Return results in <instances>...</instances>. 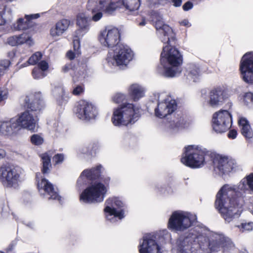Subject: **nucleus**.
<instances>
[{
    "mask_svg": "<svg viewBox=\"0 0 253 253\" xmlns=\"http://www.w3.org/2000/svg\"><path fill=\"white\" fill-rule=\"evenodd\" d=\"M236 186L224 185L216 195L215 208L225 220L229 222L236 216L238 217L245 203L242 193Z\"/></svg>",
    "mask_w": 253,
    "mask_h": 253,
    "instance_id": "1",
    "label": "nucleus"
},
{
    "mask_svg": "<svg viewBox=\"0 0 253 253\" xmlns=\"http://www.w3.org/2000/svg\"><path fill=\"white\" fill-rule=\"evenodd\" d=\"M42 100L40 92H36L31 98L26 96L25 99V106L27 108V110L21 113L15 122V124H17V128L20 126L33 132L35 131L36 121L33 115L29 112L40 111L42 108Z\"/></svg>",
    "mask_w": 253,
    "mask_h": 253,
    "instance_id": "2",
    "label": "nucleus"
},
{
    "mask_svg": "<svg viewBox=\"0 0 253 253\" xmlns=\"http://www.w3.org/2000/svg\"><path fill=\"white\" fill-rule=\"evenodd\" d=\"M212 153L202 146L188 145L185 147L184 156L181 157L180 161L190 168H199L205 164L207 157L211 159Z\"/></svg>",
    "mask_w": 253,
    "mask_h": 253,
    "instance_id": "3",
    "label": "nucleus"
},
{
    "mask_svg": "<svg viewBox=\"0 0 253 253\" xmlns=\"http://www.w3.org/2000/svg\"><path fill=\"white\" fill-rule=\"evenodd\" d=\"M121 7V0L112 1L111 0H88L86 8L92 15L90 20L98 21L103 16V11L108 14H112L117 9Z\"/></svg>",
    "mask_w": 253,
    "mask_h": 253,
    "instance_id": "4",
    "label": "nucleus"
},
{
    "mask_svg": "<svg viewBox=\"0 0 253 253\" xmlns=\"http://www.w3.org/2000/svg\"><path fill=\"white\" fill-rule=\"evenodd\" d=\"M136 118L134 105L126 103L114 109L111 121L115 126H126L134 124L136 121Z\"/></svg>",
    "mask_w": 253,
    "mask_h": 253,
    "instance_id": "5",
    "label": "nucleus"
},
{
    "mask_svg": "<svg viewBox=\"0 0 253 253\" xmlns=\"http://www.w3.org/2000/svg\"><path fill=\"white\" fill-rule=\"evenodd\" d=\"M106 192V188L103 184L94 183L82 192L80 200L85 203H100L104 200Z\"/></svg>",
    "mask_w": 253,
    "mask_h": 253,
    "instance_id": "6",
    "label": "nucleus"
},
{
    "mask_svg": "<svg viewBox=\"0 0 253 253\" xmlns=\"http://www.w3.org/2000/svg\"><path fill=\"white\" fill-rule=\"evenodd\" d=\"M176 38L174 44L166 42L168 44L163 48L161 54L160 62L163 65L166 62L172 66H181L183 63V56L175 48Z\"/></svg>",
    "mask_w": 253,
    "mask_h": 253,
    "instance_id": "7",
    "label": "nucleus"
},
{
    "mask_svg": "<svg viewBox=\"0 0 253 253\" xmlns=\"http://www.w3.org/2000/svg\"><path fill=\"white\" fill-rule=\"evenodd\" d=\"M192 225L190 218L182 212L175 211L170 215L168 223V228L175 232H183Z\"/></svg>",
    "mask_w": 253,
    "mask_h": 253,
    "instance_id": "8",
    "label": "nucleus"
},
{
    "mask_svg": "<svg viewBox=\"0 0 253 253\" xmlns=\"http://www.w3.org/2000/svg\"><path fill=\"white\" fill-rule=\"evenodd\" d=\"M20 174L13 166L4 164L0 167V182L6 188H12L18 185Z\"/></svg>",
    "mask_w": 253,
    "mask_h": 253,
    "instance_id": "9",
    "label": "nucleus"
},
{
    "mask_svg": "<svg viewBox=\"0 0 253 253\" xmlns=\"http://www.w3.org/2000/svg\"><path fill=\"white\" fill-rule=\"evenodd\" d=\"M212 121L213 129L217 133H223L231 127L232 115L229 111L221 110L213 114Z\"/></svg>",
    "mask_w": 253,
    "mask_h": 253,
    "instance_id": "10",
    "label": "nucleus"
},
{
    "mask_svg": "<svg viewBox=\"0 0 253 253\" xmlns=\"http://www.w3.org/2000/svg\"><path fill=\"white\" fill-rule=\"evenodd\" d=\"M239 71L242 80L246 84H253V53L247 52L242 57Z\"/></svg>",
    "mask_w": 253,
    "mask_h": 253,
    "instance_id": "11",
    "label": "nucleus"
},
{
    "mask_svg": "<svg viewBox=\"0 0 253 253\" xmlns=\"http://www.w3.org/2000/svg\"><path fill=\"white\" fill-rule=\"evenodd\" d=\"M121 33L118 28L110 29L105 28L101 31L98 36V40L102 45L108 48H116L120 45Z\"/></svg>",
    "mask_w": 253,
    "mask_h": 253,
    "instance_id": "12",
    "label": "nucleus"
},
{
    "mask_svg": "<svg viewBox=\"0 0 253 253\" xmlns=\"http://www.w3.org/2000/svg\"><path fill=\"white\" fill-rule=\"evenodd\" d=\"M74 112L78 118L86 121L94 119L97 115L96 107L84 100H81L77 103Z\"/></svg>",
    "mask_w": 253,
    "mask_h": 253,
    "instance_id": "13",
    "label": "nucleus"
},
{
    "mask_svg": "<svg viewBox=\"0 0 253 253\" xmlns=\"http://www.w3.org/2000/svg\"><path fill=\"white\" fill-rule=\"evenodd\" d=\"M211 160L212 161L214 170L221 174L228 173L235 167L236 164L233 160L213 152Z\"/></svg>",
    "mask_w": 253,
    "mask_h": 253,
    "instance_id": "14",
    "label": "nucleus"
},
{
    "mask_svg": "<svg viewBox=\"0 0 253 253\" xmlns=\"http://www.w3.org/2000/svg\"><path fill=\"white\" fill-rule=\"evenodd\" d=\"M106 206L104 209L106 217L108 215H113L115 217L122 220L125 217V211L123 208L124 207L123 202L119 198H110L105 202Z\"/></svg>",
    "mask_w": 253,
    "mask_h": 253,
    "instance_id": "15",
    "label": "nucleus"
},
{
    "mask_svg": "<svg viewBox=\"0 0 253 253\" xmlns=\"http://www.w3.org/2000/svg\"><path fill=\"white\" fill-rule=\"evenodd\" d=\"M155 27L157 30L161 31V40L163 43L171 42L174 44L175 41V34L172 28L165 24L161 18H159L155 22Z\"/></svg>",
    "mask_w": 253,
    "mask_h": 253,
    "instance_id": "16",
    "label": "nucleus"
},
{
    "mask_svg": "<svg viewBox=\"0 0 253 253\" xmlns=\"http://www.w3.org/2000/svg\"><path fill=\"white\" fill-rule=\"evenodd\" d=\"M131 50L122 44L118 45L114 49V59L118 65H126L132 59Z\"/></svg>",
    "mask_w": 253,
    "mask_h": 253,
    "instance_id": "17",
    "label": "nucleus"
},
{
    "mask_svg": "<svg viewBox=\"0 0 253 253\" xmlns=\"http://www.w3.org/2000/svg\"><path fill=\"white\" fill-rule=\"evenodd\" d=\"M209 104L212 107H217L222 104L227 98L226 92L220 86L213 87L209 92Z\"/></svg>",
    "mask_w": 253,
    "mask_h": 253,
    "instance_id": "18",
    "label": "nucleus"
},
{
    "mask_svg": "<svg viewBox=\"0 0 253 253\" xmlns=\"http://www.w3.org/2000/svg\"><path fill=\"white\" fill-rule=\"evenodd\" d=\"M177 103L174 100L159 102L155 109L157 117L163 118L174 112L177 109Z\"/></svg>",
    "mask_w": 253,
    "mask_h": 253,
    "instance_id": "19",
    "label": "nucleus"
},
{
    "mask_svg": "<svg viewBox=\"0 0 253 253\" xmlns=\"http://www.w3.org/2000/svg\"><path fill=\"white\" fill-rule=\"evenodd\" d=\"M39 13L25 15L24 18H20L17 19L16 22L13 25L14 29L17 31H25L34 26L33 19L40 17Z\"/></svg>",
    "mask_w": 253,
    "mask_h": 253,
    "instance_id": "20",
    "label": "nucleus"
},
{
    "mask_svg": "<svg viewBox=\"0 0 253 253\" xmlns=\"http://www.w3.org/2000/svg\"><path fill=\"white\" fill-rule=\"evenodd\" d=\"M37 188L39 190H43L45 193L50 195V199L61 200V197L55 191L53 184L46 178H43L40 181H38Z\"/></svg>",
    "mask_w": 253,
    "mask_h": 253,
    "instance_id": "21",
    "label": "nucleus"
},
{
    "mask_svg": "<svg viewBox=\"0 0 253 253\" xmlns=\"http://www.w3.org/2000/svg\"><path fill=\"white\" fill-rule=\"evenodd\" d=\"M71 21L69 19H62L58 21L55 26L52 27L50 31L52 37H58L62 35L69 28Z\"/></svg>",
    "mask_w": 253,
    "mask_h": 253,
    "instance_id": "22",
    "label": "nucleus"
},
{
    "mask_svg": "<svg viewBox=\"0 0 253 253\" xmlns=\"http://www.w3.org/2000/svg\"><path fill=\"white\" fill-rule=\"evenodd\" d=\"M52 93L57 104L59 106L64 105L68 102L69 97L63 87L57 86L54 87Z\"/></svg>",
    "mask_w": 253,
    "mask_h": 253,
    "instance_id": "23",
    "label": "nucleus"
},
{
    "mask_svg": "<svg viewBox=\"0 0 253 253\" xmlns=\"http://www.w3.org/2000/svg\"><path fill=\"white\" fill-rule=\"evenodd\" d=\"M155 249L158 252L160 248L156 241L151 238H144L139 246V253H150Z\"/></svg>",
    "mask_w": 253,
    "mask_h": 253,
    "instance_id": "24",
    "label": "nucleus"
},
{
    "mask_svg": "<svg viewBox=\"0 0 253 253\" xmlns=\"http://www.w3.org/2000/svg\"><path fill=\"white\" fill-rule=\"evenodd\" d=\"M50 151H47L40 155L41 161V172L43 175H46L50 173L52 168L51 163Z\"/></svg>",
    "mask_w": 253,
    "mask_h": 253,
    "instance_id": "25",
    "label": "nucleus"
},
{
    "mask_svg": "<svg viewBox=\"0 0 253 253\" xmlns=\"http://www.w3.org/2000/svg\"><path fill=\"white\" fill-rule=\"evenodd\" d=\"M238 124L240 128L242 134L246 139L253 137V133L251 129L249 122L246 118L241 117L238 120Z\"/></svg>",
    "mask_w": 253,
    "mask_h": 253,
    "instance_id": "26",
    "label": "nucleus"
},
{
    "mask_svg": "<svg viewBox=\"0 0 253 253\" xmlns=\"http://www.w3.org/2000/svg\"><path fill=\"white\" fill-rule=\"evenodd\" d=\"M101 166L99 165L89 169H84L82 172L81 176H84L86 179L91 181L98 180L101 176Z\"/></svg>",
    "mask_w": 253,
    "mask_h": 253,
    "instance_id": "27",
    "label": "nucleus"
},
{
    "mask_svg": "<svg viewBox=\"0 0 253 253\" xmlns=\"http://www.w3.org/2000/svg\"><path fill=\"white\" fill-rule=\"evenodd\" d=\"M129 97L133 101H137L144 95V89L139 84H131L128 90Z\"/></svg>",
    "mask_w": 253,
    "mask_h": 253,
    "instance_id": "28",
    "label": "nucleus"
},
{
    "mask_svg": "<svg viewBox=\"0 0 253 253\" xmlns=\"http://www.w3.org/2000/svg\"><path fill=\"white\" fill-rule=\"evenodd\" d=\"M190 246L188 237L179 238L176 241L175 249L177 253H187Z\"/></svg>",
    "mask_w": 253,
    "mask_h": 253,
    "instance_id": "29",
    "label": "nucleus"
},
{
    "mask_svg": "<svg viewBox=\"0 0 253 253\" xmlns=\"http://www.w3.org/2000/svg\"><path fill=\"white\" fill-rule=\"evenodd\" d=\"M15 121L11 119L9 121H5L1 123L0 125V134L7 135L12 132L14 129L17 128Z\"/></svg>",
    "mask_w": 253,
    "mask_h": 253,
    "instance_id": "30",
    "label": "nucleus"
},
{
    "mask_svg": "<svg viewBox=\"0 0 253 253\" xmlns=\"http://www.w3.org/2000/svg\"><path fill=\"white\" fill-rule=\"evenodd\" d=\"M77 25L83 31L89 29V19L84 13H80L77 15Z\"/></svg>",
    "mask_w": 253,
    "mask_h": 253,
    "instance_id": "31",
    "label": "nucleus"
},
{
    "mask_svg": "<svg viewBox=\"0 0 253 253\" xmlns=\"http://www.w3.org/2000/svg\"><path fill=\"white\" fill-rule=\"evenodd\" d=\"M121 6L123 5L126 9L133 11L137 10L140 5V0H120Z\"/></svg>",
    "mask_w": 253,
    "mask_h": 253,
    "instance_id": "32",
    "label": "nucleus"
},
{
    "mask_svg": "<svg viewBox=\"0 0 253 253\" xmlns=\"http://www.w3.org/2000/svg\"><path fill=\"white\" fill-rule=\"evenodd\" d=\"M181 72L180 66L165 67L164 75L166 77L173 78L179 74Z\"/></svg>",
    "mask_w": 253,
    "mask_h": 253,
    "instance_id": "33",
    "label": "nucleus"
},
{
    "mask_svg": "<svg viewBox=\"0 0 253 253\" xmlns=\"http://www.w3.org/2000/svg\"><path fill=\"white\" fill-rule=\"evenodd\" d=\"M186 125V121L182 117H180L179 118L169 122L168 127L170 129H175L178 128H182L185 127Z\"/></svg>",
    "mask_w": 253,
    "mask_h": 253,
    "instance_id": "34",
    "label": "nucleus"
},
{
    "mask_svg": "<svg viewBox=\"0 0 253 253\" xmlns=\"http://www.w3.org/2000/svg\"><path fill=\"white\" fill-rule=\"evenodd\" d=\"M244 105L249 107L253 106V93L250 91L245 92L241 98Z\"/></svg>",
    "mask_w": 253,
    "mask_h": 253,
    "instance_id": "35",
    "label": "nucleus"
},
{
    "mask_svg": "<svg viewBox=\"0 0 253 253\" xmlns=\"http://www.w3.org/2000/svg\"><path fill=\"white\" fill-rule=\"evenodd\" d=\"M242 186L241 189H244L247 185L249 186V188L253 191V172L251 173L249 175H247L245 178L242 180Z\"/></svg>",
    "mask_w": 253,
    "mask_h": 253,
    "instance_id": "36",
    "label": "nucleus"
},
{
    "mask_svg": "<svg viewBox=\"0 0 253 253\" xmlns=\"http://www.w3.org/2000/svg\"><path fill=\"white\" fill-rule=\"evenodd\" d=\"M42 54L41 52H36L29 58L27 61L28 65H35L37 64L42 59Z\"/></svg>",
    "mask_w": 253,
    "mask_h": 253,
    "instance_id": "37",
    "label": "nucleus"
},
{
    "mask_svg": "<svg viewBox=\"0 0 253 253\" xmlns=\"http://www.w3.org/2000/svg\"><path fill=\"white\" fill-rule=\"evenodd\" d=\"M208 248L211 252H217L220 250L221 248L220 240L210 241L209 242Z\"/></svg>",
    "mask_w": 253,
    "mask_h": 253,
    "instance_id": "38",
    "label": "nucleus"
},
{
    "mask_svg": "<svg viewBox=\"0 0 253 253\" xmlns=\"http://www.w3.org/2000/svg\"><path fill=\"white\" fill-rule=\"evenodd\" d=\"M32 75L35 79H42L45 77L46 74L44 72L39 69L36 66L34 68L32 72Z\"/></svg>",
    "mask_w": 253,
    "mask_h": 253,
    "instance_id": "39",
    "label": "nucleus"
},
{
    "mask_svg": "<svg viewBox=\"0 0 253 253\" xmlns=\"http://www.w3.org/2000/svg\"><path fill=\"white\" fill-rule=\"evenodd\" d=\"M30 140L31 143L35 145H41L43 143V139L37 134L32 135Z\"/></svg>",
    "mask_w": 253,
    "mask_h": 253,
    "instance_id": "40",
    "label": "nucleus"
},
{
    "mask_svg": "<svg viewBox=\"0 0 253 253\" xmlns=\"http://www.w3.org/2000/svg\"><path fill=\"white\" fill-rule=\"evenodd\" d=\"M77 69V65L74 62L71 61L70 63L66 64L62 68V72L67 73L70 70L75 71Z\"/></svg>",
    "mask_w": 253,
    "mask_h": 253,
    "instance_id": "41",
    "label": "nucleus"
},
{
    "mask_svg": "<svg viewBox=\"0 0 253 253\" xmlns=\"http://www.w3.org/2000/svg\"><path fill=\"white\" fill-rule=\"evenodd\" d=\"M200 73V68L196 66L192 67L189 71V76L194 80V81H196V79L199 76Z\"/></svg>",
    "mask_w": 253,
    "mask_h": 253,
    "instance_id": "42",
    "label": "nucleus"
},
{
    "mask_svg": "<svg viewBox=\"0 0 253 253\" xmlns=\"http://www.w3.org/2000/svg\"><path fill=\"white\" fill-rule=\"evenodd\" d=\"M64 160V155L62 153L55 154L52 158L54 166L62 164Z\"/></svg>",
    "mask_w": 253,
    "mask_h": 253,
    "instance_id": "43",
    "label": "nucleus"
},
{
    "mask_svg": "<svg viewBox=\"0 0 253 253\" xmlns=\"http://www.w3.org/2000/svg\"><path fill=\"white\" fill-rule=\"evenodd\" d=\"M237 227L242 232L249 231L253 229V223H242L240 225H238Z\"/></svg>",
    "mask_w": 253,
    "mask_h": 253,
    "instance_id": "44",
    "label": "nucleus"
},
{
    "mask_svg": "<svg viewBox=\"0 0 253 253\" xmlns=\"http://www.w3.org/2000/svg\"><path fill=\"white\" fill-rule=\"evenodd\" d=\"M126 100V96L124 94L117 93L112 97L113 102L119 104L122 103Z\"/></svg>",
    "mask_w": 253,
    "mask_h": 253,
    "instance_id": "45",
    "label": "nucleus"
},
{
    "mask_svg": "<svg viewBox=\"0 0 253 253\" xmlns=\"http://www.w3.org/2000/svg\"><path fill=\"white\" fill-rule=\"evenodd\" d=\"M84 92V84H80L76 86L72 91V93L75 96H79L83 94Z\"/></svg>",
    "mask_w": 253,
    "mask_h": 253,
    "instance_id": "46",
    "label": "nucleus"
},
{
    "mask_svg": "<svg viewBox=\"0 0 253 253\" xmlns=\"http://www.w3.org/2000/svg\"><path fill=\"white\" fill-rule=\"evenodd\" d=\"M221 248L224 250H230L234 247V245L232 242L225 240H220Z\"/></svg>",
    "mask_w": 253,
    "mask_h": 253,
    "instance_id": "47",
    "label": "nucleus"
},
{
    "mask_svg": "<svg viewBox=\"0 0 253 253\" xmlns=\"http://www.w3.org/2000/svg\"><path fill=\"white\" fill-rule=\"evenodd\" d=\"M36 67L45 72L48 69L49 65L45 60H41L37 64V66Z\"/></svg>",
    "mask_w": 253,
    "mask_h": 253,
    "instance_id": "48",
    "label": "nucleus"
},
{
    "mask_svg": "<svg viewBox=\"0 0 253 253\" xmlns=\"http://www.w3.org/2000/svg\"><path fill=\"white\" fill-rule=\"evenodd\" d=\"M98 144L96 143H90L88 146L87 153L91 155L93 153L95 154L96 151L98 149Z\"/></svg>",
    "mask_w": 253,
    "mask_h": 253,
    "instance_id": "49",
    "label": "nucleus"
},
{
    "mask_svg": "<svg viewBox=\"0 0 253 253\" xmlns=\"http://www.w3.org/2000/svg\"><path fill=\"white\" fill-rule=\"evenodd\" d=\"M17 41L19 44H22L26 42L29 39V36L26 34H22L19 36H17Z\"/></svg>",
    "mask_w": 253,
    "mask_h": 253,
    "instance_id": "50",
    "label": "nucleus"
},
{
    "mask_svg": "<svg viewBox=\"0 0 253 253\" xmlns=\"http://www.w3.org/2000/svg\"><path fill=\"white\" fill-rule=\"evenodd\" d=\"M17 36L9 37L7 39L8 43L11 46H16L19 45L17 41Z\"/></svg>",
    "mask_w": 253,
    "mask_h": 253,
    "instance_id": "51",
    "label": "nucleus"
},
{
    "mask_svg": "<svg viewBox=\"0 0 253 253\" xmlns=\"http://www.w3.org/2000/svg\"><path fill=\"white\" fill-rule=\"evenodd\" d=\"M10 65V62L9 61H3L0 63V71H2V73H3V71L8 68Z\"/></svg>",
    "mask_w": 253,
    "mask_h": 253,
    "instance_id": "52",
    "label": "nucleus"
},
{
    "mask_svg": "<svg viewBox=\"0 0 253 253\" xmlns=\"http://www.w3.org/2000/svg\"><path fill=\"white\" fill-rule=\"evenodd\" d=\"M6 7V5H4L2 10L0 11V26L4 25L6 22L5 20L3 18V15L5 12Z\"/></svg>",
    "mask_w": 253,
    "mask_h": 253,
    "instance_id": "53",
    "label": "nucleus"
},
{
    "mask_svg": "<svg viewBox=\"0 0 253 253\" xmlns=\"http://www.w3.org/2000/svg\"><path fill=\"white\" fill-rule=\"evenodd\" d=\"M73 42L74 50L78 53L80 48V41L79 39H76L73 40Z\"/></svg>",
    "mask_w": 253,
    "mask_h": 253,
    "instance_id": "54",
    "label": "nucleus"
},
{
    "mask_svg": "<svg viewBox=\"0 0 253 253\" xmlns=\"http://www.w3.org/2000/svg\"><path fill=\"white\" fill-rule=\"evenodd\" d=\"M237 135V131L236 130L233 129L230 130L228 133V137L230 139H235Z\"/></svg>",
    "mask_w": 253,
    "mask_h": 253,
    "instance_id": "55",
    "label": "nucleus"
},
{
    "mask_svg": "<svg viewBox=\"0 0 253 253\" xmlns=\"http://www.w3.org/2000/svg\"><path fill=\"white\" fill-rule=\"evenodd\" d=\"M193 3L190 1H188L183 4L182 8L184 11H188L191 9L193 7Z\"/></svg>",
    "mask_w": 253,
    "mask_h": 253,
    "instance_id": "56",
    "label": "nucleus"
},
{
    "mask_svg": "<svg viewBox=\"0 0 253 253\" xmlns=\"http://www.w3.org/2000/svg\"><path fill=\"white\" fill-rule=\"evenodd\" d=\"M7 98V91H1L0 92V102Z\"/></svg>",
    "mask_w": 253,
    "mask_h": 253,
    "instance_id": "57",
    "label": "nucleus"
},
{
    "mask_svg": "<svg viewBox=\"0 0 253 253\" xmlns=\"http://www.w3.org/2000/svg\"><path fill=\"white\" fill-rule=\"evenodd\" d=\"M67 57L72 60H73L75 57V53L72 50H69L66 53Z\"/></svg>",
    "mask_w": 253,
    "mask_h": 253,
    "instance_id": "58",
    "label": "nucleus"
},
{
    "mask_svg": "<svg viewBox=\"0 0 253 253\" xmlns=\"http://www.w3.org/2000/svg\"><path fill=\"white\" fill-rule=\"evenodd\" d=\"M73 82L75 84L80 80V77L79 75V73L77 74H74L72 75Z\"/></svg>",
    "mask_w": 253,
    "mask_h": 253,
    "instance_id": "59",
    "label": "nucleus"
},
{
    "mask_svg": "<svg viewBox=\"0 0 253 253\" xmlns=\"http://www.w3.org/2000/svg\"><path fill=\"white\" fill-rule=\"evenodd\" d=\"M100 179L104 183V184L108 186L110 181V178L109 177H101Z\"/></svg>",
    "mask_w": 253,
    "mask_h": 253,
    "instance_id": "60",
    "label": "nucleus"
},
{
    "mask_svg": "<svg viewBox=\"0 0 253 253\" xmlns=\"http://www.w3.org/2000/svg\"><path fill=\"white\" fill-rule=\"evenodd\" d=\"M173 5L175 7H179L181 5L182 0H171Z\"/></svg>",
    "mask_w": 253,
    "mask_h": 253,
    "instance_id": "61",
    "label": "nucleus"
},
{
    "mask_svg": "<svg viewBox=\"0 0 253 253\" xmlns=\"http://www.w3.org/2000/svg\"><path fill=\"white\" fill-rule=\"evenodd\" d=\"M180 24L185 26H189V23L186 19L183 20L180 22Z\"/></svg>",
    "mask_w": 253,
    "mask_h": 253,
    "instance_id": "62",
    "label": "nucleus"
},
{
    "mask_svg": "<svg viewBox=\"0 0 253 253\" xmlns=\"http://www.w3.org/2000/svg\"><path fill=\"white\" fill-rule=\"evenodd\" d=\"M5 152L4 150L0 149V159L2 158L5 156Z\"/></svg>",
    "mask_w": 253,
    "mask_h": 253,
    "instance_id": "63",
    "label": "nucleus"
},
{
    "mask_svg": "<svg viewBox=\"0 0 253 253\" xmlns=\"http://www.w3.org/2000/svg\"><path fill=\"white\" fill-rule=\"evenodd\" d=\"M146 23V22L145 18L143 17L142 19L141 22H140L138 23V25L139 26H143L145 25Z\"/></svg>",
    "mask_w": 253,
    "mask_h": 253,
    "instance_id": "64",
    "label": "nucleus"
}]
</instances>
